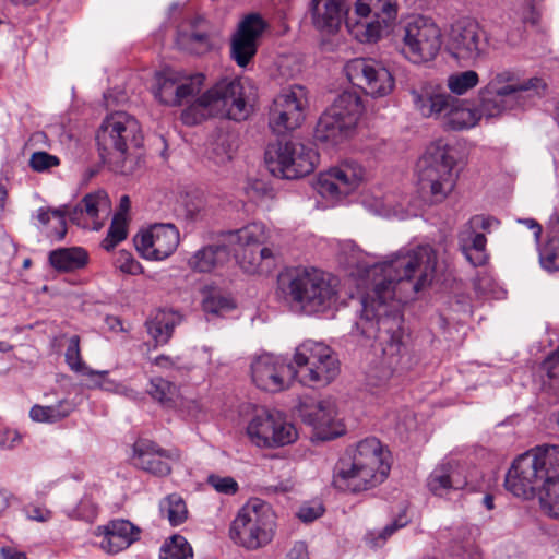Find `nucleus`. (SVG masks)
<instances>
[{"label":"nucleus","mask_w":559,"mask_h":559,"mask_svg":"<svg viewBox=\"0 0 559 559\" xmlns=\"http://www.w3.org/2000/svg\"><path fill=\"white\" fill-rule=\"evenodd\" d=\"M251 378L260 390L276 393L295 378V367L282 357L263 354L251 362Z\"/></svg>","instance_id":"nucleus-21"},{"label":"nucleus","mask_w":559,"mask_h":559,"mask_svg":"<svg viewBox=\"0 0 559 559\" xmlns=\"http://www.w3.org/2000/svg\"><path fill=\"white\" fill-rule=\"evenodd\" d=\"M221 236L245 272L264 273L276 266L280 251L262 247L267 239L263 223L252 222L241 228L223 231Z\"/></svg>","instance_id":"nucleus-7"},{"label":"nucleus","mask_w":559,"mask_h":559,"mask_svg":"<svg viewBox=\"0 0 559 559\" xmlns=\"http://www.w3.org/2000/svg\"><path fill=\"white\" fill-rule=\"evenodd\" d=\"M204 23L205 20L201 16H198L191 22L192 31L190 33H183L179 35L180 41L197 46L195 48H192L195 53L207 51L211 47L209 33L205 29H199V27H201Z\"/></svg>","instance_id":"nucleus-43"},{"label":"nucleus","mask_w":559,"mask_h":559,"mask_svg":"<svg viewBox=\"0 0 559 559\" xmlns=\"http://www.w3.org/2000/svg\"><path fill=\"white\" fill-rule=\"evenodd\" d=\"M365 169L355 160H346L338 167L321 173L313 188L323 198L338 199L353 192L364 180Z\"/></svg>","instance_id":"nucleus-19"},{"label":"nucleus","mask_w":559,"mask_h":559,"mask_svg":"<svg viewBox=\"0 0 559 559\" xmlns=\"http://www.w3.org/2000/svg\"><path fill=\"white\" fill-rule=\"evenodd\" d=\"M177 322L173 313L158 312L146 321V330L157 345H165L173 336Z\"/></svg>","instance_id":"nucleus-35"},{"label":"nucleus","mask_w":559,"mask_h":559,"mask_svg":"<svg viewBox=\"0 0 559 559\" xmlns=\"http://www.w3.org/2000/svg\"><path fill=\"white\" fill-rule=\"evenodd\" d=\"M511 98L497 96L495 93H488L487 88L481 87L478 92V104L476 106L480 119L499 117L509 108Z\"/></svg>","instance_id":"nucleus-37"},{"label":"nucleus","mask_w":559,"mask_h":559,"mask_svg":"<svg viewBox=\"0 0 559 559\" xmlns=\"http://www.w3.org/2000/svg\"><path fill=\"white\" fill-rule=\"evenodd\" d=\"M247 435L259 448L283 447L297 438L295 427L286 421L280 412L262 411L253 416L247 427Z\"/></svg>","instance_id":"nucleus-17"},{"label":"nucleus","mask_w":559,"mask_h":559,"mask_svg":"<svg viewBox=\"0 0 559 559\" xmlns=\"http://www.w3.org/2000/svg\"><path fill=\"white\" fill-rule=\"evenodd\" d=\"M230 259V249L226 242L207 245L197 250L189 259L188 265L199 273H209L223 266Z\"/></svg>","instance_id":"nucleus-30"},{"label":"nucleus","mask_w":559,"mask_h":559,"mask_svg":"<svg viewBox=\"0 0 559 559\" xmlns=\"http://www.w3.org/2000/svg\"><path fill=\"white\" fill-rule=\"evenodd\" d=\"M179 238V230L174 224H154L134 237V245L144 259L162 261L176 251Z\"/></svg>","instance_id":"nucleus-23"},{"label":"nucleus","mask_w":559,"mask_h":559,"mask_svg":"<svg viewBox=\"0 0 559 559\" xmlns=\"http://www.w3.org/2000/svg\"><path fill=\"white\" fill-rule=\"evenodd\" d=\"M546 87L545 83L539 78H531L521 80L519 73L512 69L499 68L489 72L487 84L488 93H495L497 96L509 97L515 99L520 93L538 91Z\"/></svg>","instance_id":"nucleus-27"},{"label":"nucleus","mask_w":559,"mask_h":559,"mask_svg":"<svg viewBox=\"0 0 559 559\" xmlns=\"http://www.w3.org/2000/svg\"><path fill=\"white\" fill-rule=\"evenodd\" d=\"M299 412L304 423L316 429L331 427L337 415L336 405L332 399L305 401L300 404Z\"/></svg>","instance_id":"nucleus-31"},{"label":"nucleus","mask_w":559,"mask_h":559,"mask_svg":"<svg viewBox=\"0 0 559 559\" xmlns=\"http://www.w3.org/2000/svg\"><path fill=\"white\" fill-rule=\"evenodd\" d=\"M109 371L103 370V371H96L94 370V373H84V376H87L93 381V386L99 388L106 391H118L120 388L119 383H116L115 381L110 380L108 378Z\"/></svg>","instance_id":"nucleus-53"},{"label":"nucleus","mask_w":559,"mask_h":559,"mask_svg":"<svg viewBox=\"0 0 559 559\" xmlns=\"http://www.w3.org/2000/svg\"><path fill=\"white\" fill-rule=\"evenodd\" d=\"M390 452L381 442L366 438L348 448L334 467L333 486L342 491L360 492L383 483L390 473Z\"/></svg>","instance_id":"nucleus-3"},{"label":"nucleus","mask_w":559,"mask_h":559,"mask_svg":"<svg viewBox=\"0 0 559 559\" xmlns=\"http://www.w3.org/2000/svg\"><path fill=\"white\" fill-rule=\"evenodd\" d=\"M269 171L277 178L297 179L311 174L319 160L310 146L295 141H277L269 144L264 154Z\"/></svg>","instance_id":"nucleus-12"},{"label":"nucleus","mask_w":559,"mask_h":559,"mask_svg":"<svg viewBox=\"0 0 559 559\" xmlns=\"http://www.w3.org/2000/svg\"><path fill=\"white\" fill-rule=\"evenodd\" d=\"M486 245V236L466 225L459 235L460 249L473 266H480L487 262Z\"/></svg>","instance_id":"nucleus-32"},{"label":"nucleus","mask_w":559,"mask_h":559,"mask_svg":"<svg viewBox=\"0 0 559 559\" xmlns=\"http://www.w3.org/2000/svg\"><path fill=\"white\" fill-rule=\"evenodd\" d=\"M520 223L525 224L530 229L533 230L536 240L539 239L542 234V226L533 218L519 219Z\"/></svg>","instance_id":"nucleus-62"},{"label":"nucleus","mask_w":559,"mask_h":559,"mask_svg":"<svg viewBox=\"0 0 559 559\" xmlns=\"http://www.w3.org/2000/svg\"><path fill=\"white\" fill-rule=\"evenodd\" d=\"M355 14L359 17L355 27L364 29L366 41H377L384 28L396 17V4L392 0H358Z\"/></svg>","instance_id":"nucleus-20"},{"label":"nucleus","mask_w":559,"mask_h":559,"mask_svg":"<svg viewBox=\"0 0 559 559\" xmlns=\"http://www.w3.org/2000/svg\"><path fill=\"white\" fill-rule=\"evenodd\" d=\"M24 512L29 520H34L37 522H47L51 519L52 512L46 508H41L38 506H26L24 508Z\"/></svg>","instance_id":"nucleus-55"},{"label":"nucleus","mask_w":559,"mask_h":559,"mask_svg":"<svg viewBox=\"0 0 559 559\" xmlns=\"http://www.w3.org/2000/svg\"><path fill=\"white\" fill-rule=\"evenodd\" d=\"M437 254L430 246L397 252L372 265L357 263L359 275L372 280V292L361 299L353 335L374 340L384 356L395 357L403 345V314L397 304L412 298L435 278Z\"/></svg>","instance_id":"nucleus-1"},{"label":"nucleus","mask_w":559,"mask_h":559,"mask_svg":"<svg viewBox=\"0 0 559 559\" xmlns=\"http://www.w3.org/2000/svg\"><path fill=\"white\" fill-rule=\"evenodd\" d=\"M504 487L523 499L538 493L543 510L559 519V445H537L518 456L506 475Z\"/></svg>","instance_id":"nucleus-2"},{"label":"nucleus","mask_w":559,"mask_h":559,"mask_svg":"<svg viewBox=\"0 0 559 559\" xmlns=\"http://www.w3.org/2000/svg\"><path fill=\"white\" fill-rule=\"evenodd\" d=\"M234 151V135L227 132H219L211 144L210 158L215 164H225L231 159Z\"/></svg>","instance_id":"nucleus-41"},{"label":"nucleus","mask_w":559,"mask_h":559,"mask_svg":"<svg viewBox=\"0 0 559 559\" xmlns=\"http://www.w3.org/2000/svg\"><path fill=\"white\" fill-rule=\"evenodd\" d=\"M324 513V507L321 502H311L302 504L299 508L297 516L305 523L313 522Z\"/></svg>","instance_id":"nucleus-54"},{"label":"nucleus","mask_w":559,"mask_h":559,"mask_svg":"<svg viewBox=\"0 0 559 559\" xmlns=\"http://www.w3.org/2000/svg\"><path fill=\"white\" fill-rule=\"evenodd\" d=\"M278 286L290 307L305 314L326 312L338 299L335 280L317 270L297 269L281 274Z\"/></svg>","instance_id":"nucleus-5"},{"label":"nucleus","mask_w":559,"mask_h":559,"mask_svg":"<svg viewBox=\"0 0 559 559\" xmlns=\"http://www.w3.org/2000/svg\"><path fill=\"white\" fill-rule=\"evenodd\" d=\"M175 449H163L148 439H139L133 444V464L154 476L165 477L171 473V465L179 461Z\"/></svg>","instance_id":"nucleus-25"},{"label":"nucleus","mask_w":559,"mask_h":559,"mask_svg":"<svg viewBox=\"0 0 559 559\" xmlns=\"http://www.w3.org/2000/svg\"><path fill=\"white\" fill-rule=\"evenodd\" d=\"M285 559H309L308 549L305 542H296L287 552Z\"/></svg>","instance_id":"nucleus-57"},{"label":"nucleus","mask_w":559,"mask_h":559,"mask_svg":"<svg viewBox=\"0 0 559 559\" xmlns=\"http://www.w3.org/2000/svg\"><path fill=\"white\" fill-rule=\"evenodd\" d=\"M116 265L121 272L131 275H138L143 272L141 263L127 251L119 252V255L116 259Z\"/></svg>","instance_id":"nucleus-52"},{"label":"nucleus","mask_w":559,"mask_h":559,"mask_svg":"<svg viewBox=\"0 0 559 559\" xmlns=\"http://www.w3.org/2000/svg\"><path fill=\"white\" fill-rule=\"evenodd\" d=\"M3 559H27L24 552L15 551L12 549L2 548Z\"/></svg>","instance_id":"nucleus-64"},{"label":"nucleus","mask_w":559,"mask_h":559,"mask_svg":"<svg viewBox=\"0 0 559 559\" xmlns=\"http://www.w3.org/2000/svg\"><path fill=\"white\" fill-rule=\"evenodd\" d=\"M267 26L259 13H250L241 20L230 43V56L239 67H246L257 55L259 41Z\"/></svg>","instance_id":"nucleus-24"},{"label":"nucleus","mask_w":559,"mask_h":559,"mask_svg":"<svg viewBox=\"0 0 559 559\" xmlns=\"http://www.w3.org/2000/svg\"><path fill=\"white\" fill-rule=\"evenodd\" d=\"M307 92L301 85L294 84L274 98L269 112V126L274 133L284 134L301 126L305 120Z\"/></svg>","instance_id":"nucleus-16"},{"label":"nucleus","mask_w":559,"mask_h":559,"mask_svg":"<svg viewBox=\"0 0 559 559\" xmlns=\"http://www.w3.org/2000/svg\"><path fill=\"white\" fill-rule=\"evenodd\" d=\"M295 378L304 385H325L338 374V360L332 349L311 340L302 342L295 350Z\"/></svg>","instance_id":"nucleus-11"},{"label":"nucleus","mask_w":559,"mask_h":559,"mask_svg":"<svg viewBox=\"0 0 559 559\" xmlns=\"http://www.w3.org/2000/svg\"><path fill=\"white\" fill-rule=\"evenodd\" d=\"M540 19V13L534 5H530L523 14V22L525 24L537 25Z\"/></svg>","instance_id":"nucleus-61"},{"label":"nucleus","mask_w":559,"mask_h":559,"mask_svg":"<svg viewBox=\"0 0 559 559\" xmlns=\"http://www.w3.org/2000/svg\"><path fill=\"white\" fill-rule=\"evenodd\" d=\"M468 467L455 461H447L438 464L428 475L426 485L436 497H445L451 491L463 489L475 490L476 486L469 479Z\"/></svg>","instance_id":"nucleus-26"},{"label":"nucleus","mask_w":559,"mask_h":559,"mask_svg":"<svg viewBox=\"0 0 559 559\" xmlns=\"http://www.w3.org/2000/svg\"><path fill=\"white\" fill-rule=\"evenodd\" d=\"M235 308L234 300L221 293L213 292L203 300V310L207 314L222 316Z\"/></svg>","instance_id":"nucleus-46"},{"label":"nucleus","mask_w":559,"mask_h":559,"mask_svg":"<svg viewBox=\"0 0 559 559\" xmlns=\"http://www.w3.org/2000/svg\"><path fill=\"white\" fill-rule=\"evenodd\" d=\"M448 53L463 66H474L488 53V39L480 25L472 20H461L451 25Z\"/></svg>","instance_id":"nucleus-15"},{"label":"nucleus","mask_w":559,"mask_h":559,"mask_svg":"<svg viewBox=\"0 0 559 559\" xmlns=\"http://www.w3.org/2000/svg\"><path fill=\"white\" fill-rule=\"evenodd\" d=\"M80 341L79 335H72L69 337L64 353L66 362L69 368L76 373H94V370L86 366L82 359Z\"/></svg>","instance_id":"nucleus-44"},{"label":"nucleus","mask_w":559,"mask_h":559,"mask_svg":"<svg viewBox=\"0 0 559 559\" xmlns=\"http://www.w3.org/2000/svg\"><path fill=\"white\" fill-rule=\"evenodd\" d=\"M98 513V507L88 496H84L69 513L70 518L93 522Z\"/></svg>","instance_id":"nucleus-47"},{"label":"nucleus","mask_w":559,"mask_h":559,"mask_svg":"<svg viewBox=\"0 0 559 559\" xmlns=\"http://www.w3.org/2000/svg\"><path fill=\"white\" fill-rule=\"evenodd\" d=\"M273 534V515L265 504L243 507L229 530L230 538L247 549H258L267 545Z\"/></svg>","instance_id":"nucleus-13"},{"label":"nucleus","mask_w":559,"mask_h":559,"mask_svg":"<svg viewBox=\"0 0 559 559\" xmlns=\"http://www.w3.org/2000/svg\"><path fill=\"white\" fill-rule=\"evenodd\" d=\"M364 111L362 99L355 91H344L320 116L314 138L318 142L336 145L350 136Z\"/></svg>","instance_id":"nucleus-10"},{"label":"nucleus","mask_w":559,"mask_h":559,"mask_svg":"<svg viewBox=\"0 0 559 559\" xmlns=\"http://www.w3.org/2000/svg\"><path fill=\"white\" fill-rule=\"evenodd\" d=\"M160 512L171 526H178L187 520L188 510L185 500L178 493L167 496L159 504Z\"/></svg>","instance_id":"nucleus-39"},{"label":"nucleus","mask_w":559,"mask_h":559,"mask_svg":"<svg viewBox=\"0 0 559 559\" xmlns=\"http://www.w3.org/2000/svg\"><path fill=\"white\" fill-rule=\"evenodd\" d=\"M250 111L251 106L245 98L241 82L239 80H223L185 109L181 119L188 126L198 124L210 115L242 121L249 117Z\"/></svg>","instance_id":"nucleus-6"},{"label":"nucleus","mask_w":559,"mask_h":559,"mask_svg":"<svg viewBox=\"0 0 559 559\" xmlns=\"http://www.w3.org/2000/svg\"><path fill=\"white\" fill-rule=\"evenodd\" d=\"M127 219L122 213H116L108 228L106 238L102 241V247L106 251L112 250L119 242L127 238Z\"/></svg>","instance_id":"nucleus-45"},{"label":"nucleus","mask_w":559,"mask_h":559,"mask_svg":"<svg viewBox=\"0 0 559 559\" xmlns=\"http://www.w3.org/2000/svg\"><path fill=\"white\" fill-rule=\"evenodd\" d=\"M83 205L78 203L75 206H68V217L69 219L76 225H84L82 223V217L84 214Z\"/></svg>","instance_id":"nucleus-60"},{"label":"nucleus","mask_w":559,"mask_h":559,"mask_svg":"<svg viewBox=\"0 0 559 559\" xmlns=\"http://www.w3.org/2000/svg\"><path fill=\"white\" fill-rule=\"evenodd\" d=\"M154 365L160 368L170 369L175 366V361L165 355H159L154 359Z\"/></svg>","instance_id":"nucleus-63"},{"label":"nucleus","mask_w":559,"mask_h":559,"mask_svg":"<svg viewBox=\"0 0 559 559\" xmlns=\"http://www.w3.org/2000/svg\"><path fill=\"white\" fill-rule=\"evenodd\" d=\"M310 13L314 28L325 35L335 34L344 20L350 26L346 0H311Z\"/></svg>","instance_id":"nucleus-28"},{"label":"nucleus","mask_w":559,"mask_h":559,"mask_svg":"<svg viewBox=\"0 0 559 559\" xmlns=\"http://www.w3.org/2000/svg\"><path fill=\"white\" fill-rule=\"evenodd\" d=\"M408 520L405 514H400L394 521L385 525L374 537V533H369L368 536L372 537L370 543L374 547H381L389 537H391L397 530L406 526Z\"/></svg>","instance_id":"nucleus-48"},{"label":"nucleus","mask_w":559,"mask_h":559,"mask_svg":"<svg viewBox=\"0 0 559 559\" xmlns=\"http://www.w3.org/2000/svg\"><path fill=\"white\" fill-rule=\"evenodd\" d=\"M479 83V75L474 70L455 72L448 76L447 86L454 95H464Z\"/></svg>","instance_id":"nucleus-42"},{"label":"nucleus","mask_w":559,"mask_h":559,"mask_svg":"<svg viewBox=\"0 0 559 559\" xmlns=\"http://www.w3.org/2000/svg\"><path fill=\"white\" fill-rule=\"evenodd\" d=\"M97 536H103L100 547L110 554L127 549L140 539L141 528L128 520L117 519L98 526Z\"/></svg>","instance_id":"nucleus-29"},{"label":"nucleus","mask_w":559,"mask_h":559,"mask_svg":"<svg viewBox=\"0 0 559 559\" xmlns=\"http://www.w3.org/2000/svg\"><path fill=\"white\" fill-rule=\"evenodd\" d=\"M159 559H193L192 547L186 537L175 534L160 547Z\"/></svg>","instance_id":"nucleus-38"},{"label":"nucleus","mask_w":559,"mask_h":559,"mask_svg":"<svg viewBox=\"0 0 559 559\" xmlns=\"http://www.w3.org/2000/svg\"><path fill=\"white\" fill-rule=\"evenodd\" d=\"M143 140L139 121L124 111L107 116L96 133L102 162L122 175H130L140 166Z\"/></svg>","instance_id":"nucleus-4"},{"label":"nucleus","mask_w":559,"mask_h":559,"mask_svg":"<svg viewBox=\"0 0 559 559\" xmlns=\"http://www.w3.org/2000/svg\"><path fill=\"white\" fill-rule=\"evenodd\" d=\"M74 409V404L69 400H61L55 405H34L29 411V417L38 423H57L68 417Z\"/></svg>","instance_id":"nucleus-34"},{"label":"nucleus","mask_w":559,"mask_h":559,"mask_svg":"<svg viewBox=\"0 0 559 559\" xmlns=\"http://www.w3.org/2000/svg\"><path fill=\"white\" fill-rule=\"evenodd\" d=\"M204 79L202 73L183 76L171 69H165L156 75L154 95L162 104L179 106L200 92Z\"/></svg>","instance_id":"nucleus-22"},{"label":"nucleus","mask_w":559,"mask_h":559,"mask_svg":"<svg viewBox=\"0 0 559 559\" xmlns=\"http://www.w3.org/2000/svg\"><path fill=\"white\" fill-rule=\"evenodd\" d=\"M83 205L84 212L92 218L98 216L99 206L106 205L107 194L105 191L99 190L94 193L86 194L80 202Z\"/></svg>","instance_id":"nucleus-50"},{"label":"nucleus","mask_w":559,"mask_h":559,"mask_svg":"<svg viewBox=\"0 0 559 559\" xmlns=\"http://www.w3.org/2000/svg\"><path fill=\"white\" fill-rule=\"evenodd\" d=\"M50 214L58 217L60 219V225L62 230L58 235V239H63L67 233L66 228V216H68V205L60 206L58 209L50 210Z\"/></svg>","instance_id":"nucleus-59"},{"label":"nucleus","mask_w":559,"mask_h":559,"mask_svg":"<svg viewBox=\"0 0 559 559\" xmlns=\"http://www.w3.org/2000/svg\"><path fill=\"white\" fill-rule=\"evenodd\" d=\"M147 393L165 407L175 406L178 389L173 382L163 378H153L150 381Z\"/></svg>","instance_id":"nucleus-40"},{"label":"nucleus","mask_w":559,"mask_h":559,"mask_svg":"<svg viewBox=\"0 0 559 559\" xmlns=\"http://www.w3.org/2000/svg\"><path fill=\"white\" fill-rule=\"evenodd\" d=\"M60 165V159L56 155L45 151H37L31 155L29 167L36 173L48 171Z\"/></svg>","instance_id":"nucleus-49"},{"label":"nucleus","mask_w":559,"mask_h":559,"mask_svg":"<svg viewBox=\"0 0 559 559\" xmlns=\"http://www.w3.org/2000/svg\"><path fill=\"white\" fill-rule=\"evenodd\" d=\"M402 40V53L415 64L432 61L442 44L439 26L423 15L414 16L404 25Z\"/></svg>","instance_id":"nucleus-14"},{"label":"nucleus","mask_w":559,"mask_h":559,"mask_svg":"<svg viewBox=\"0 0 559 559\" xmlns=\"http://www.w3.org/2000/svg\"><path fill=\"white\" fill-rule=\"evenodd\" d=\"M455 164L451 148L443 141H437L427 147L417 165L418 189L424 198H428L431 203L445 200L456 183Z\"/></svg>","instance_id":"nucleus-9"},{"label":"nucleus","mask_w":559,"mask_h":559,"mask_svg":"<svg viewBox=\"0 0 559 559\" xmlns=\"http://www.w3.org/2000/svg\"><path fill=\"white\" fill-rule=\"evenodd\" d=\"M20 440L17 431L12 429H5L0 437V447L3 449L13 448L15 442Z\"/></svg>","instance_id":"nucleus-58"},{"label":"nucleus","mask_w":559,"mask_h":559,"mask_svg":"<svg viewBox=\"0 0 559 559\" xmlns=\"http://www.w3.org/2000/svg\"><path fill=\"white\" fill-rule=\"evenodd\" d=\"M349 82L372 97H383L394 88V78L380 62L356 58L345 64Z\"/></svg>","instance_id":"nucleus-18"},{"label":"nucleus","mask_w":559,"mask_h":559,"mask_svg":"<svg viewBox=\"0 0 559 559\" xmlns=\"http://www.w3.org/2000/svg\"><path fill=\"white\" fill-rule=\"evenodd\" d=\"M552 236L539 251V262L548 272L559 271V215L551 218Z\"/></svg>","instance_id":"nucleus-36"},{"label":"nucleus","mask_w":559,"mask_h":559,"mask_svg":"<svg viewBox=\"0 0 559 559\" xmlns=\"http://www.w3.org/2000/svg\"><path fill=\"white\" fill-rule=\"evenodd\" d=\"M493 223H498V221L491 216L474 215L469 218L466 226L473 228L475 231L489 230Z\"/></svg>","instance_id":"nucleus-56"},{"label":"nucleus","mask_w":559,"mask_h":559,"mask_svg":"<svg viewBox=\"0 0 559 559\" xmlns=\"http://www.w3.org/2000/svg\"><path fill=\"white\" fill-rule=\"evenodd\" d=\"M48 259L58 272H74L87 264L88 254L81 247L59 248L50 251Z\"/></svg>","instance_id":"nucleus-33"},{"label":"nucleus","mask_w":559,"mask_h":559,"mask_svg":"<svg viewBox=\"0 0 559 559\" xmlns=\"http://www.w3.org/2000/svg\"><path fill=\"white\" fill-rule=\"evenodd\" d=\"M207 484L224 495H235L239 489L238 483L230 476L223 477L212 474L207 477Z\"/></svg>","instance_id":"nucleus-51"},{"label":"nucleus","mask_w":559,"mask_h":559,"mask_svg":"<svg viewBox=\"0 0 559 559\" xmlns=\"http://www.w3.org/2000/svg\"><path fill=\"white\" fill-rule=\"evenodd\" d=\"M414 107L423 117L443 118L448 129L460 131L471 129L480 120L476 107H469L465 100L459 99L444 91L431 85H424L409 91Z\"/></svg>","instance_id":"nucleus-8"}]
</instances>
